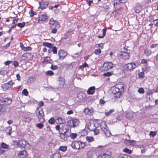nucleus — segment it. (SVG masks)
<instances>
[{
	"mask_svg": "<svg viewBox=\"0 0 158 158\" xmlns=\"http://www.w3.org/2000/svg\"><path fill=\"white\" fill-rule=\"evenodd\" d=\"M114 111V109L110 110L109 112H106L105 113V115L107 116L109 115L110 114Z\"/></svg>",
	"mask_w": 158,
	"mask_h": 158,
	"instance_id": "603ef678",
	"label": "nucleus"
},
{
	"mask_svg": "<svg viewBox=\"0 0 158 158\" xmlns=\"http://www.w3.org/2000/svg\"><path fill=\"white\" fill-rule=\"evenodd\" d=\"M23 119L24 121L27 123L30 122L31 120V118L30 117H24L23 118Z\"/></svg>",
	"mask_w": 158,
	"mask_h": 158,
	"instance_id": "f704fd0d",
	"label": "nucleus"
},
{
	"mask_svg": "<svg viewBox=\"0 0 158 158\" xmlns=\"http://www.w3.org/2000/svg\"><path fill=\"white\" fill-rule=\"evenodd\" d=\"M31 54L30 53H26L25 54V56L26 57H29V58H30V60H31L32 59V57H31Z\"/></svg>",
	"mask_w": 158,
	"mask_h": 158,
	"instance_id": "13d9d810",
	"label": "nucleus"
},
{
	"mask_svg": "<svg viewBox=\"0 0 158 158\" xmlns=\"http://www.w3.org/2000/svg\"><path fill=\"white\" fill-rule=\"evenodd\" d=\"M101 128L103 132L107 129V125L104 122H102L100 125Z\"/></svg>",
	"mask_w": 158,
	"mask_h": 158,
	"instance_id": "4be33fe9",
	"label": "nucleus"
},
{
	"mask_svg": "<svg viewBox=\"0 0 158 158\" xmlns=\"http://www.w3.org/2000/svg\"><path fill=\"white\" fill-rule=\"evenodd\" d=\"M86 139L89 142H91L94 140V139L93 137L91 136H87L86 137Z\"/></svg>",
	"mask_w": 158,
	"mask_h": 158,
	"instance_id": "a878e982",
	"label": "nucleus"
},
{
	"mask_svg": "<svg viewBox=\"0 0 158 158\" xmlns=\"http://www.w3.org/2000/svg\"><path fill=\"white\" fill-rule=\"evenodd\" d=\"M142 9V7L141 5H137L135 7V10L137 13H139Z\"/></svg>",
	"mask_w": 158,
	"mask_h": 158,
	"instance_id": "5701e85b",
	"label": "nucleus"
},
{
	"mask_svg": "<svg viewBox=\"0 0 158 158\" xmlns=\"http://www.w3.org/2000/svg\"><path fill=\"white\" fill-rule=\"evenodd\" d=\"M4 106L2 104V103L0 102V111H4Z\"/></svg>",
	"mask_w": 158,
	"mask_h": 158,
	"instance_id": "052dcab7",
	"label": "nucleus"
},
{
	"mask_svg": "<svg viewBox=\"0 0 158 158\" xmlns=\"http://www.w3.org/2000/svg\"><path fill=\"white\" fill-rule=\"evenodd\" d=\"M156 133L155 131H151L150 132V135L153 137L156 134Z\"/></svg>",
	"mask_w": 158,
	"mask_h": 158,
	"instance_id": "0e129e2a",
	"label": "nucleus"
},
{
	"mask_svg": "<svg viewBox=\"0 0 158 158\" xmlns=\"http://www.w3.org/2000/svg\"><path fill=\"white\" fill-rule=\"evenodd\" d=\"M58 28H56V27L51 28L52 29L51 32L53 34L56 33L57 31V29Z\"/></svg>",
	"mask_w": 158,
	"mask_h": 158,
	"instance_id": "6e6d98bb",
	"label": "nucleus"
},
{
	"mask_svg": "<svg viewBox=\"0 0 158 158\" xmlns=\"http://www.w3.org/2000/svg\"><path fill=\"white\" fill-rule=\"evenodd\" d=\"M55 122V119L53 117L51 118L48 120V123L51 124H53Z\"/></svg>",
	"mask_w": 158,
	"mask_h": 158,
	"instance_id": "79ce46f5",
	"label": "nucleus"
},
{
	"mask_svg": "<svg viewBox=\"0 0 158 158\" xmlns=\"http://www.w3.org/2000/svg\"><path fill=\"white\" fill-rule=\"evenodd\" d=\"M11 99L10 98H4L1 102V103L3 106L5 105H8L11 104Z\"/></svg>",
	"mask_w": 158,
	"mask_h": 158,
	"instance_id": "9b49d317",
	"label": "nucleus"
},
{
	"mask_svg": "<svg viewBox=\"0 0 158 158\" xmlns=\"http://www.w3.org/2000/svg\"><path fill=\"white\" fill-rule=\"evenodd\" d=\"M44 105V103L43 101H40L39 103V105L40 107H42Z\"/></svg>",
	"mask_w": 158,
	"mask_h": 158,
	"instance_id": "774afa93",
	"label": "nucleus"
},
{
	"mask_svg": "<svg viewBox=\"0 0 158 158\" xmlns=\"http://www.w3.org/2000/svg\"><path fill=\"white\" fill-rule=\"evenodd\" d=\"M21 48L25 51H27L31 50V48L30 47H22L21 46Z\"/></svg>",
	"mask_w": 158,
	"mask_h": 158,
	"instance_id": "49530a36",
	"label": "nucleus"
},
{
	"mask_svg": "<svg viewBox=\"0 0 158 158\" xmlns=\"http://www.w3.org/2000/svg\"><path fill=\"white\" fill-rule=\"evenodd\" d=\"M77 135L76 133H72L70 134V137L72 139H74L77 137Z\"/></svg>",
	"mask_w": 158,
	"mask_h": 158,
	"instance_id": "de8ad7c7",
	"label": "nucleus"
},
{
	"mask_svg": "<svg viewBox=\"0 0 158 158\" xmlns=\"http://www.w3.org/2000/svg\"><path fill=\"white\" fill-rule=\"evenodd\" d=\"M49 3L48 2L45 1H42L39 2L40 8L41 9H45L48 6Z\"/></svg>",
	"mask_w": 158,
	"mask_h": 158,
	"instance_id": "f8f14e48",
	"label": "nucleus"
},
{
	"mask_svg": "<svg viewBox=\"0 0 158 158\" xmlns=\"http://www.w3.org/2000/svg\"><path fill=\"white\" fill-rule=\"evenodd\" d=\"M95 135H97L99 133V130L97 128H95L93 130Z\"/></svg>",
	"mask_w": 158,
	"mask_h": 158,
	"instance_id": "8fccbe9b",
	"label": "nucleus"
},
{
	"mask_svg": "<svg viewBox=\"0 0 158 158\" xmlns=\"http://www.w3.org/2000/svg\"><path fill=\"white\" fill-rule=\"evenodd\" d=\"M144 53L147 56H148L151 53V51L150 50L147 49L144 51Z\"/></svg>",
	"mask_w": 158,
	"mask_h": 158,
	"instance_id": "72a5a7b5",
	"label": "nucleus"
},
{
	"mask_svg": "<svg viewBox=\"0 0 158 158\" xmlns=\"http://www.w3.org/2000/svg\"><path fill=\"white\" fill-rule=\"evenodd\" d=\"M103 132L105 134L106 136L107 137H109L111 135L110 132L107 129L103 131Z\"/></svg>",
	"mask_w": 158,
	"mask_h": 158,
	"instance_id": "cd10ccee",
	"label": "nucleus"
},
{
	"mask_svg": "<svg viewBox=\"0 0 158 158\" xmlns=\"http://www.w3.org/2000/svg\"><path fill=\"white\" fill-rule=\"evenodd\" d=\"M45 74L47 75L51 76L53 75L54 73L53 72L51 71H48L46 72Z\"/></svg>",
	"mask_w": 158,
	"mask_h": 158,
	"instance_id": "a18cd8bd",
	"label": "nucleus"
},
{
	"mask_svg": "<svg viewBox=\"0 0 158 158\" xmlns=\"http://www.w3.org/2000/svg\"><path fill=\"white\" fill-rule=\"evenodd\" d=\"M113 74V72H107L103 74V76L104 77L110 76Z\"/></svg>",
	"mask_w": 158,
	"mask_h": 158,
	"instance_id": "7c9ffc66",
	"label": "nucleus"
},
{
	"mask_svg": "<svg viewBox=\"0 0 158 158\" xmlns=\"http://www.w3.org/2000/svg\"><path fill=\"white\" fill-rule=\"evenodd\" d=\"M67 147L66 146H60L59 148V149L60 151H61L63 152H64L65 151H66V150L67 149Z\"/></svg>",
	"mask_w": 158,
	"mask_h": 158,
	"instance_id": "c85d7f7f",
	"label": "nucleus"
},
{
	"mask_svg": "<svg viewBox=\"0 0 158 158\" xmlns=\"http://www.w3.org/2000/svg\"><path fill=\"white\" fill-rule=\"evenodd\" d=\"M79 141L74 142L72 143L71 146L74 149L79 150V143H80Z\"/></svg>",
	"mask_w": 158,
	"mask_h": 158,
	"instance_id": "6ab92c4d",
	"label": "nucleus"
},
{
	"mask_svg": "<svg viewBox=\"0 0 158 158\" xmlns=\"http://www.w3.org/2000/svg\"><path fill=\"white\" fill-rule=\"evenodd\" d=\"M101 52V50L99 49H96L94 51V53L96 55H99Z\"/></svg>",
	"mask_w": 158,
	"mask_h": 158,
	"instance_id": "ea45409f",
	"label": "nucleus"
},
{
	"mask_svg": "<svg viewBox=\"0 0 158 158\" xmlns=\"http://www.w3.org/2000/svg\"><path fill=\"white\" fill-rule=\"evenodd\" d=\"M80 143H79V150L82 149L85 146V144L83 143L80 142H79Z\"/></svg>",
	"mask_w": 158,
	"mask_h": 158,
	"instance_id": "2f4dec72",
	"label": "nucleus"
},
{
	"mask_svg": "<svg viewBox=\"0 0 158 158\" xmlns=\"http://www.w3.org/2000/svg\"><path fill=\"white\" fill-rule=\"evenodd\" d=\"M118 56L122 57V58L125 60L128 59L130 57L129 53L126 52H120L118 53Z\"/></svg>",
	"mask_w": 158,
	"mask_h": 158,
	"instance_id": "423d86ee",
	"label": "nucleus"
},
{
	"mask_svg": "<svg viewBox=\"0 0 158 158\" xmlns=\"http://www.w3.org/2000/svg\"><path fill=\"white\" fill-rule=\"evenodd\" d=\"M141 63L144 65H146L147 64V60L145 59H142L141 60Z\"/></svg>",
	"mask_w": 158,
	"mask_h": 158,
	"instance_id": "09e8293b",
	"label": "nucleus"
},
{
	"mask_svg": "<svg viewBox=\"0 0 158 158\" xmlns=\"http://www.w3.org/2000/svg\"><path fill=\"white\" fill-rule=\"evenodd\" d=\"M79 120L77 119H74L69 120L68 123L70 127H74L77 126L79 124Z\"/></svg>",
	"mask_w": 158,
	"mask_h": 158,
	"instance_id": "1a4fd4ad",
	"label": "nucleus"
},
{
	"mask_svg": "<svg viewBox=\"0 0 158 158\" xmlns=\"http://www.w3.org/2000/svg\"><path fill=\"white\" fill-rule=\"evenodd\" d=\"M111 157V153L109 152H107L104 153L102 155L98 156V158H110Z\"/></svg>",
	"mask_w": 158,
	"mask_h": 158,
	"instance_id": "4468645a",
	"label": "nucleus"
},
{
	"mask_svg": "<svg viewBox=\"0 0 158 158\" xmlns=\"http://www.w3.org/2000/svg\"><path fill=\"white\" fill-rule=\"evenodd\" d=\"M36 113L39 122H44V115L42 109L41 108L37 109L36 110Z\"/></svg>",
	"mask_w": 158,
	"mask_h": 158,
	"instance_id": "f03ea898",
	"label": "nucleus"
},
{
	"mask_svg": "<svg viewBox=\"0 0 158 158\" xmlns=\"http://www.w3.org/2000/svg\"><path fill=\"white\" fill-rule=\"evenodd\" d=\"M49 25L51 28L54 27L59 28L60 27V25L58 23L52 18L50 19Z\"/></svg>",
	"mask_w": 158,
	"mask_h": 158,
	"instance_id": "6e6552de",
	"label": "nucleus"
},
{
	"mask_svg": "<svg viewBox=\"0 0 158 158\" xmlns=\"http://www.w3.org/2000/svg\"><path fill=\"white\" fill-rule=\"evenodd\" d=\"M58 55L60 59H64L67 55V53L62 50H60L58 52Z\"/></svg>",
	"mask_w": 158,
	"mask_h": 158,
	"instance_id": "ddd939ff",
	"label": "nucleus"
},
{
	"mask_svg": "<svg viewBox=\"0 0 158 158\" xmlns=\"http://www.w3.org/2000/svg\"><path fill=\"white\" fill-rule=\"evenodd\" d=\"M153 23L155 26H158V19H156L155 20H154L153 21Z\"/></svg>",
	"mask_w": 158,
	"mask_h": 158,
	"instance_id": "e2e57ef3",
	"label": "nucleus"
},
{
	"mask_svg": "<svg viewBox=\"0 0 158 158\" xmlns=\"http://www.w3.org/2000/svg\"><path fill=\"white\" fill-rule=\"evenodd\" d=\"M58 85L60 88H63L64 87L65 81L64 79L62 77H60L58 80Z\"/></svg>",
	"mask_w": 158,
	"mask_h": 158,
	"instance_id": "dca6fc26",
	"label": "nucleus"
},
{
	"mask_svg": "<svg viewBox=\"0 0 158 158\" xmlns=\"http://www.w3.org/2000/svg\"><path fill=\"white\" fill-rule=\"evenodd\" d=\"M17 145L19 147L22 148H28L29 147V145L27 142L25 140L19 141L16 142Z\"/></svg>",
	"mask_w": 158,
	"mask_h": 158,
	"instance_id": "0eeeda50",
	"label": "nucleus"
},
{
	"mask_svg": "<svg viewBox=\"0 0 158 158\" xmlns=\"http://www.w3.org/2000/svg\"><path fill=\"white\" fill-rule=\"evenodd\" d=\"M13 64L15 67H16L18 66L19 64L17 61H14L13 62Z\"/></svg>",
	"mask_w": 158,
	"mask_h": 158,
	"instance_id": "338daca9",
	"label": "nucleus"
},
{
	"mask_svg": "<svg viewBox=\"0 0 158 158\" xmlns=\"http://www.w3.org/2000/svg\"><path fill=\"white\" fill-rule=\"evenodd\" d=\"M124 85L121 82L116 84L112 88V93L114 94V97L116 98H120L122 93L124 91Z\"/></svg>",
	"mask_w": 158,
	"mask_h": 158,
	"instance_id": "f257e3e1",
	"label": "nucleus"
},
{
	"mask_svg": "<svg viewBox=\"0 0 158 158\" xmlns=\"http://www.w3.org/2000/svg\"><path fill=\"white\" fill-rule=\"evenodd\" d=\"M114 64L111 62H107L105 63L103 67L102 68V71H107L112 68Z\"/></svg>",
	"mask_w": 158,
	"mask_h": 158,
	"instance_id": "39448f33",
	"label": "nucleus"
},
{
	"mask_svg": "<svg viewBox=\"0 0 158 158\" xmlns=\"http://www.w3.org/2000/svg\"><path fill=\"white\" fill-rule=\"evenodd\" d=\"M57 122H56L57 123L59 124H63L64 122V120L62 119L61 118L59 117L57 119Z\"/></svg>",
	"mask_w": 158,
	"mask_h": 158,
	"instance_id": "bb28decb",
	"label": "nucleus"
},
{
	"mask_svg": "<svg viewBox=\"0 0 158 158\" xmlns=\"http://www.w3.org/2000/svg\"><path fill=\"white\" fill-rule=\"evenodd\" d=\"M25 23L23 22V23H19L17 24V26L21 28L23 27L25 25Z\"/></svg>",
	"mask_w": 158,
	"mask_h": 158,
	"instance_id": "3c124183",
	"label": "nucleus"
},
{
	"mask_svg": "<svg viewBox=\"0 0 158 158\" xmlns=\"http://www.w3.org/2000/svg\"><path fill=\"white\" fill-rule=\"evenodd\" d=\"M127 155L124 154H120L119 155L117 158H127Z\"/></svg>",
	"mask_w": 158,
	"mask_h": 158,
	"instance_id": "58836bf2",
	"label": "nucleus"
},
{
	"mask_svg": "<svg viewBox=\"0 0 158 158\" xmlns=\"http://www.w3.org/2000/svg\"><path fill=\"white\" fill-rule=\"evenodd\" d=\"M104 147L103 146H100L96 148V150L97 151H101L103 150Z\"/></svg>",
	"mask_w": 158,
	"mask_h": 158,
	"instance_id": "a19ab883",
	"label": "nucleus"
},
{
	"mask_svg": "<svg viewBox=\"0 0 158 158\" xmlns=\"http://www.w3.org/2000/svg\"><path fill=\"white\" fill-rule=\"evenodd\" d=\"M104 44L100 43L99 44H96L95 45V47L96 48H99L101 49H102L103 48Z\"/></svg>",
	"mask_w": 158,
	"mask_h": 158,
	"instance_id": "473e14b6",
	"label": "nucleus"
},
{
	"mask_svg": "<svg viewBox=\"0 0 158 158\" xmlns=\"http://www.w3.org/2000/svg\"><path fill=\"white\" fill-rule=\"evenodd\" d=\"M40 123H38L36 125V127H38L40 129L42 128L44 126V124L43 123L44 122H40Z\"/></svg>",
	"mask_w": 158,
	"mask_h": 158,
	"instance_id": "e433bc0d",
	"label": "nucleus"
},
{
	"mask_svg": "<svg viewBox=\"0 0 158 158\" xmlns=\"http://www.w3.org/2000/svg\"><path fill=\"white\" fill-rule=\"evenodd\" d=\"M126 117L128 119L131 118L135 117L136 115L135 113L132 111L128 112L126 114Z\"/></svg>",
	"mask_w": 158,
	"mask_h": 158,
	"instance_id": "f3484780",
	"label": "nucleus"
},
{
	"mask_svg": "<svg viewBox=\"0 0 158 158\" xmlns=\"http://www.w3.org/2000/svg\"><path fill=\"white\" fill-rule=\"evenodd\" d=\"M137 91L140 94H143L144 93V90L143 88L142 87L139 88Z\"/></svg>",
	"mask_w": 158,
	"mask_h": 158,
	"instance_id": "4c0bfd02",
	"label": "nucleus"
},
{
	"mask_svg": "<svg viewBox=\"0 0 158 158\" xmlns=\"http://www.w3.org/2000/svg\"><path fill=\"white\" fill-rule=\"evenodd\" d=\"M12 62V61L8 60L6 61H5L4 62V64L6 65H9Z\"/></svg>",
	"mask_w": 158,
	"mask_h": 158,
	"instance_id": "69168bd1",
	"label": "nucleus"
},
{
	"mask_svg": "<svg viewBox=\"0 0 158 158\" xmlns=\"http://www.w3.org/2000/svg\"><path fill=\"white\" fill-rule=\"evenodd\" d=\"M65 131H64V133H61L60 131H59L60 137L62 140L65 141L68 138V135L67 133L69 129L67 128H65Z\"/></svg>",
	"mask_w": 158,
	"mask_h": 158,
	"instance_id": "9d476101",
	"label": "nucleus"
},
{
	"mask_svg": "<svg viewBox=\"0 0 158 158\" xmlns=\"http://www.w3.org/2000/svg\"><path fill=\"white\" fill-rule=\"evenodd\" d=\"M123 151L124 152L128 153L129 154H131L132 152V151L129 149L128 148H124L123 150Z\"/></svg>",
	"mask_w": 158,
	"mask_h": 158,
	"instance_id": "c9c22d12",
	"label": "nucleus"
},
{
	"mask_svg": "<svg viewBox=\"0 0 158 158\" xmlns=\"http://www.w3.org/2000/svg\"><path fill=\"white\" fill-rule=\"evenodd\" d=\"M42 45L49 48H51L52 47V44L48 42H44L43 43Z\"/></svg>",
	"mask_w": 158,
	"mask_h": 158,
	"instance_id": "393cba45",
	"label": "nucleus"
},
{
	"mask_svg": "<svg viewBox=\"0 0 158 158\" xmlns=\"http://www.w3.org/2000/svg\"><path fill=\"white\" fill-rule=\"evenodd\" d=\"M51 68L52 69L54 70L58 68V66L57 65H52L51 67Z\"/></svg>",
	"mask_w": 158,
	"mask_h": 158,
	"instance_id": "680f3d73",
	"label": "nucleus"
},
{
	"mask_svg": "<svg viewBox=\"0 0 158 158\" xmlns=\"http://www.w3.org/2000/svg\"><path fill=\"white\" fill-rule=\"evenodd\" d=\"M52 51L54 54H56L57 52V48L56 47H52Z\"/></svg>",
	"mask_w": 158,
	"mask_h": 158,
	"instance_id": "5fc2aeb1",
	"label": "nucleus"
},
{
	"mask_svg": "<svg viewBox=\"0 0 158 158\" xmlns=\"http://www.w3.org/2000/svg\"><path fill=\"white\" fill-rule=\"evenodd\" d=\"M34 13L35 12L32 10H30L29 12L30 17L33 16L34 15Z\"/></svg>",
	"mask_w": 158,
	"mask_h": 158,
	"instance_id": "bf43d9fd",
	"label": "nucleus"
},
{
	"mask_svg": "<svg viewBox=\"0 0 158 158\" xmlns=\"http://www.w3.org/2000/svg\"><path fill=\"white\" fill-rule=\"evenodd\" d=\"M87 155L89 158L92 157L93 156V153L92 151H88L87 153Z\"/></svg>",
	"mask_w": 158,
	"mask_h": 158,
	"instance_id": "c03bdc74",
	"label": "nucleus"
},
{
	"mask_svg": "<svg viewBox=\"0 0 158 158\" xmlns=\"http://www.w3.org/2000/svg\"><path fill=\"white\" fill-rule=\"evenodd\" d=\"M86 125L88 129L91 131H93L95 128L94 124L93 123H88Z\"/></svg>",
	"mask_w": 158,
	"mask_h": 158,
	"instance_id": "412c9836",
	"label": "nucleus"
},
{
	"mask_svg": "<svg viewBox=\"0 0 158 158\" xmlns=\"http://www.w3.org/2000/svg\"><path fill=\"white\" fill-rule=\"evenodd\" d=\"M50 58L48 57H46L44 59L43 63L44 64H48L50 62Z\"/></svg>",
	"mask_w": 158,
	"mask_h": 158,
	"instance_id": "c756f323",
	"label": "nucleus"
},
{
	"mask_svg": "<svg viewBox=\"0 0 158 158\" xmlns=\"http://www.w3.org/2000/svg\"><path fill=\"white\" fill-rule=\"evenodd\" d=\"M7 73L6 70H1L0 71V74L2 75H4Z\"/></svg>",
	"mask_w": 158,
	"mask_h": 158,
	"instance_id": "37998d69",
	"label": "nucleus"
},
{
	"mask_svg": "<svg viewBox=\"0 0 158 158\" xmlns=\"http://www.w3.org/2000/svg\"><path fill=\"white\" fill-rule=\"evenodd\" d=\"M27 155V152L25 150H23L20 151L18 154V156L21 158H26Z\"/></svg>",
	"mask_w": 158,
	"mask_h": 158,
	"instance_id": "2eb2a0df",
	"label": "nucleus"
},
{
	"mask_svg": "<svg viewBox=\"0 0 158 158\" xmlns=\"http://www.w3.org/2000/svg\"><path fill=\"white\" fill-rule=\"evenodd\" d=\"M95 87L92 86L89 88L87 91V93L89 95L93 94L95 93Z\"/></svg>",
	"mask_w": 158,
	"mask_h": 158,
	"instance_id": "aec40b11",
	"label": "nucleus"
},
{
	"mask_svg": "<svg viewBox=\"0 0 158 158\" xmlns=\"http://www.w3.org/2000/svg\"><path fill=\"white\" fill-rule=\"evenodd\" d=\"M22 93L26 96H27L28 93L26 89H24L22 91Z\"/></svg>",
	"mask_w": 158,
	"mask_h": 158,
	"instance_id": "4d7b16f0",
	"label": "nucleus"
},
{
	"mask_svg": "<svg viewBox=\"0 0 158 158\" xmlns=\"http://www.w3.org/2000/svg\"><path fill=\"white\" fill-rule=\"evenodd\" d=\"M14 84V83L13 82L11 81H10L7 83H5L2 84L1 86V88L3 90L6 91L11 89Z\"/></svg>",
	"mask_w": 158,
	"mask_h": 158,
	"instance_id": "20e7f679",
	"label": "nucleus"
},
{
	"mask_svg": "<svg viewBox=\"0 0 158 158\" xmlns=\"http://www.w3.org/2000/svg\"><path fill=\"white\" fill-rule=\"evenodd\" d=\"M83 112L86 114L89 115H92L93 113V111L92 109H89L88 108H85Z\"/></svg>",
	"mask_w": 158,
	"mask_h": 158,
	"instance_id": "a211bd4d",
	"label": "nucleus"
},
{
	"mask_svg": "<svg viewBox=\"0 0 158 158\" xmlns=\"http://www.w3.org/2000/svg\"><path fill=\"white\" fill-rule=\"evenodd\" d=\"M47 19L48 17L46 15H43L40 17L39 21H44L47 20Z\"/></svg>",
	"mask_w": 158,
	"mask_h": 158,
	"instance_id": "b1692460",
	"label": "nucleus"
},
{
	"mask_svg": "<svg viewBox=\"0 0 158 158\" xmlns=\"http://www.w3.org/2000/svg\"><path fill=\"white\" fill-rule=\"evenodd\" d=\"M137 67L136 64L134 62H131L124 65L125 69L127 71H131Z\"/></svg>",
	"mask_w": 158,
	"mask_h": 158,
	"instance_id": "7ed1b4c3",
	"label": "nucleus"
},
{
	"mask_svg": "<svg viewBox=\"0 0 158 158\" xmlns=\"http://www.w3.org/2000/svg\"><path fill=\"white\" fill-rule=\"evenodd\" d=\"M1 146L2 148H8V146L4 143H2L1 145Z\"/></svg>",
	"mask_w": 158,
	"mask_h": 158,
	"instance_id": "864d4df0",
	"label": "nucleus"
}]
</instances>
